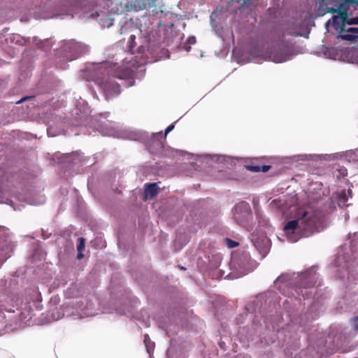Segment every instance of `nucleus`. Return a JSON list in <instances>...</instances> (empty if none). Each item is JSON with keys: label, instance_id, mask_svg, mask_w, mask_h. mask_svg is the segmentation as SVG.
<instances>
[{"label": "nucleus", "instance_id": "nucleus-13", "mask_svg": "<svg viewBox=\"0 0 358 358\" xmlns=\"http://www.w3.org/2000/svg\"><path fill=\"white\" fill-rule=\"evenodd\" d=\"M224 243L229 248H234L238 246V243L229 238L224 239Z\"/></svg>", "mask_w": 358, "mask_h": 358}, {"label": "nucleus", "instance_id": "nucleus-17", "mask_svg": "<svg viewBox=\"0 0 358 358\" xmlns=\"http://www.w3.org/2000/svg\"><path fill=\"white\" fill-rule=\"evenodd\" d=\"M247 169L252 172H260L259 166L248 165L246 166Z\"/></svg>", "mask_w": 358, "mask_h": 358}, {"label": "nucleus", "instance_id": "nucleus-3", "mask_svg": "<svg viewBox=\"0 0 358 358\" xmlns=\"http://www.w3.org/2000/svg\"><path fill=\"white\" fill-rule=\"evenodd\" d=\"M234 217L239 225L246 227L252 218L249 203L241 201L236 204L234 207Z\"/></svg>", "mask_w": 358, "mask_h": 358}, {"label": "nucleus", "instance_id": "nucleus-10", "mask_svg": "<svg viewBox=\"0 0 358 358\" xmlns=\"http://www.w3.org/2000/svg\"><path fill=\"white\" fill-rule=\"evenodd\" d=\"M348 196L346 195V192H345V189H343L341 190L338 194V203L339 204H341V205H343V206H345L346 205V203L348 201Z\"/></svg>", "mask_w": 358, "mask_h": 358}, {"label": "nucleus", "instance_id": "nucleus-2", "mask_svg": "<svg viewBox=\"0 0 358 358\" xmlns=\"http://www.w3.org/2000/svg\"><path fill=\"white\" fill-rule=\"evenodd\" d=\"M85 50V47L74 40L66 41L60 48V52L66 61H72L80 57Z\"/></svg>", "mask_w": 358, "mask_h": 358}, {"label": "nucleus", "instance_id": "nucleus-5", "mask_svg": "<svg viewBox=\"0 0 358 358\" xmlns=\"http://www.w3.org/2000/svg\"><path fill=\"white\" fill-rule=\"evenodd\" d=\"M355 3L358 5V0H343L339 4L335 7L328 8L330 13H338L341 17L342 26L345 27L346 20L348 17L349 5Z\"/></svg>", "mask_w": 358, "mask_h": 358}, {"label": "nucleus", "instance_id": "nucleus-24", "mask_svg": "<svg viewBox=\"0 0 358 358\" xmlns=\"http://www.w3.org/2000/svg\"><path fill=\"white\" fill-rule=\"evenodd\" d=\"M238 258L236 256H234L232 257V264H238Z\"/></svg>", "mask_w": 358, "mask_h": 358}, {"label": "nucleus", "instance_id": "nucleus-20", "mask_svg": "<svg viewBox=\"0 0 358 358\" xmlns=\"http://www.w3.org/2000/svg\"><path fill=\"white\" fill-rule=\"evenodd\" d=\"M174 129V124H171V125H169L165 130V133H164V141L165 140L166 137V135L171 132L173 129Z\"/></svg>", "mask_w": 358, "mask_h": 358}, {"label": "nucleus", "instance_id": "nucleus-28", "mask_svg": "<svg viewBox=\"0 0 358 358\" xmlns=\"http://www.w3.org/2000/svg\"><path fill=\"white\" fill-rule=\"evenodd\" d=\"M348 194L350 195V196H352V190L349 189L348 190Z\"/></svg>", "mask_w": 358, "mask_h": 358}, {"label": "nucleus", "instance_id": "nucleus-29", "mask_svg": "<svg viewBox=\"0 0 358 358\" xmlns=\"http://www.w3.org/2000/svg\"><path fill=\"white\" fill-rule=\"evenodd\" d=\"M180 268L182 270H185V268H184L183 266H180Z\"/></svg>", "mask_w": 358, "mask_h": 358}, {"label": "nucleus", "instance_id": "nucleus-11", "mask_svg": "<svg viewBox=\"0 0 358 358\" xmlns=\"http://www.w3.org/2000/svg\"><path fill=\"white\" fill-rule=\"evenodd\" d=\"M332 24L336 29H338V28L339 27V28H341V31L344 30L345 27L342 26L341 17L339 15H338V16L335 15L332 17Z\"/></svg>", "mask_w": 358, "mask_h": 358}, {"label": "nucleus", "instance_id": "nucleus-21", "mask_svg": "<svg viewBox=\"0 0 358 358\" xmlns=\"http://www.w3.org/2000/svg\"><path fill=\"white\" fill-rule=\"evenodd\" d=\"M271 169V166L263 165L259 166L260 172L266 173Z\"/></svg>", "mask_w": 358, "mask_h": 358}, {"label": "nucleus", "instance_id": "nucleus-23", "mask_svg": "<svg viewBox=\"0 0 358 358\" xmlns=\"http://www.w3.org/2000/svg\"><path fill=\"white\" fill-rule=\"evenodd\" d=\"M315 282V281L314 280H311L308 281L307 283H306L305 287H310L314 285Z\"/></svg>", "mask_w": 358, "mask_h": 358}, {"label": "nucleus", "instance_id": "nucleus-1", "mask_svg": "<svg viewBox=\"0 0 358 358\" xmlns=\"http://www.w3.org/2000/svg\"><path fill=\"white\" fill-rule=\"evenodd\" d=\"M136 69V62L132 59L124 60L121 66L112 63L101 64L94 71V80L108 100L121 92L120 85L115 79L129 80L128 86H132L135 83L134 73Z\"/></svg>", "mask_w": 358, "mask_h": 358}, {"label": "nucleus", "instance_id": "nucleus-18", "mask_svg": "<svg viewBox=\"0 0 358 358\" xmlns=\"http://www.w3.org/2000/svg\"><path fill=\"white\" fill-rule=\"evenodd\" d=\"M358 24V17H352L350 19H347L345 22V24Z\"/></svg>", "mask_w": 358, "mask_h": 358}, {"label": "nucleus", "instance_id": "nucleus-4", "mask_svg": "<svg viewBox=\"0 0 358 358\" xmlns=\"http://www.w3.org/2000/svg\"><path fill=\"white\" fill-rule=\"evenodd\" d=\"M299 225L301 236L308 237L317 231V218L313 213L303 212Z\"/></svg>", "mask_w": 358, "mask_h": 358}, {"label": "nucleus", "instance_id": "nucleus-16", "mask_svg": "<svg viewBox=\"0 0 358 358\" xmlns=\"http://www.w3.org/2000/svg\"><path fill=\"white\" fill-rule=\"evenodd\" d=\"M352 327L355 331H358V315L351 319Z\"/></svg>", "mask_w": 358, "mask_h": 358}, {"label": "nucleus", "instance_id": "nucleus-9", "mask_svg": "<svg viewBox=\"0 0 358 358\" xmlns=\"http://www.w3.org/2000/svg\"><path fill=\"white\" fill-rule=\"evenodd\" d=\"M273 58V61L276 63H281L285 62L288 59V56L287 54L280 53V54H273L271 55Z\"/></svg>", "mask_w": 358, "mask_h": 358}, {"label": "nucleus", "instance_id": "nucleus-26", "mask_svg": "<svg viewBox=\"0 0 358 358\" xmlns=\"http://www.w3.org/2000/svg\"><path fill=\"white\" fill-rule=\"evenodd\" d=\"M135 38H136V37H135V36H134V35H131V36H130V38H129V40H130L131 41H134L135 40Z\"/></svg>", "mask_w": 358, "mask_h": 358}, {"label": "nucleus", "instance_id": "nucleus-27", "mask_svg": "<svg viewBox=\"0 0 358 358\" xmlns=\"http://www.w3.org/2000/svg\"><path fill=\"white\" fill-rule=\"evenodd\" d=\"M28 99V97H24V98H22L19 101H17V103H21L23 101H24L25 99Z\"/></svg>", "mask_w": 358, "mask_h": 358}, {"label": "nucleus", "instance_id": "nucleus-22", "mask_svg": "<svg viewBox=\"0 0 358 358\" xmlns=\"http://www.w3.org/2000/svg\"><path fill=\"white\" fill-rule=\"evenodd\" d=\"M349 33L358 34V28L352 27L348 30Z\"/></svg>", "mask_w": 358, "mask_h": 358}, {"label": "nucleus", "instance_id": "nucleus-8", "mask_svg": "<svg viewBox=\"0 0 358 358\" xmlns=\"http://www.w3.org/2000/svg\"><path fill=\"white\" fill-rule=\"evenodd\" d=\"M159 187L156 182L148 183L145 187V194L146 196L152 198L158 193Z\"/></svg>", "mask_w": 358, "mask_h": 358}, {"label": "nucleus", "instance_id": "nucleus-15", "mask_svg": "<svg viewBox=\"0 0 358 358\" xmlns=\"http://www.w3.org/2000/svg\"><path fill=\"white\" fill-rule=\"evenodd\" d=\"M342 39L347 40V41H354L355 40L357 36L351 34H343L341 36Z\"/></svg>", "mask_w": 358, "mask_h": 358}, {"label": "nucleus", "instance_id": "nucleus-12", "mask_svg": "<svg viewBox=\"0 0 358 358\" xmlns=\"http://www.w3.org/2000/svg\"><path fill=\"white\" fill-rule=\"evenodd\" d=\"M144 343L146 345L147 350L150 352V350L154 347V343L151 342L150 337L148 334L144 336Z\"/></svg>", "mask_w": 358, "mask_h": 358}, {"label": "nucleus", "instance_id": "nucleus-6", "mask_svg": "<svg viewBox=\"0 0 358 358\" xmlns=\"http://www.w3.org/2000/svg\"><path fill=\"white\" fill-rule=\"evenodd\" d=\"M301 224V219L294 220L289 221L284 227V231L286 233L288 239L292 242L298 241L299 237H296L294 234L296 231H299V225Z\"/></svg>", "mask_w": 358, "mask_h": 358}, {"label": "nucleus", "instance_id": "nucleus-25", "mask_svg": "<svg viewBox=\"0 0 358 358\" xmlns=\"http://www.w3.org/2000/svg\"><path fill=\"white\" fill-rule=\"evenodd\" d=\"M82 252H78V259H82L83 257V255Z\"/></svg>", "mask_w": 358, "mask_h": 358}, {"label": "nucleus", "instance_id": "nucleus-7", "mask_svg": "<svg viewBox=\"0 0 358 358\" xmlns=\"http://www.w3.org/2000/svg\"><path fill=\"white\" fill-rule=\"evenodd\" d=\"M162 138V132L154 134L148 144V149L150 153L157 154L161 152L164 149V141L159 137Z\"/></svg>", "mask_w": 358, "mask_h": 358}, {"label": "nucleus", "instance_id": "nucleus-14", "mask_svg": "<svg viewBox=\"0 0 358 358\" xmlns=\"http://www.w3.org/2000/svg\"><path fill=\"white\" fill-rule=\"evenodd\" d=\"M85 248V239L83 238H78V244L77 245L78 252H83Z\"/></svg>", "mask_w": 358, "mask_h": 358}, {"label": "nucleus", "instance_id": "nucleus-19", "mask_svg": "<svg viewBox=\"0 0 358 358\" xmlns=\"http://www.w3.org/2000/svg\"><path fill=\"white\" fill-rule=\"evenodd\" d=\"M343 0H327V5H333L334 7L342 2Z\"/></svg>", "mask_w": 358, "mask_h": 358}]
</instances>
